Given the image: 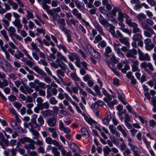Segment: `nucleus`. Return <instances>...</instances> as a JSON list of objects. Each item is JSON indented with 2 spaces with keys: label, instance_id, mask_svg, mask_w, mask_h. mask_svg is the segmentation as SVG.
Listing matches in <instances>:
<instances>
[{
  "label": "nucleus",
  "instance_id": "obj_49",
  "mask_svg": "<svg viewBox=\"0 0 156 156\" xmlns=\"http://www.w3.org/2000/svg\"><path fill=\"white\" fill-rule=\"evenodd\" d=\"M126 23L128 24V25L129 27H131L135 23V22H132L131 20L129 19V17L128 18H126Z\"/></svg>",
  "mask_w": 156,
  "mask_h": 156
},
{
  "label": "nucleus",
  "instance_id": "obj_53",
  "mask_svg": "<svg viewBox=\"0 0 156 156\" xmlns=\"http://www.w3.org/2000/svg\"><path fill=\"white\" fill-rule=\"evenodd\" d=\"M103 151L104 153V154L108 155L110 152L111 150L108 146H106L103 149Z\"/></svg>",
  "mask_w": 156,
  "mask_h": 156
},
{
  "label": "nucleus",
  "instance_id": "obj_7",
  "mask_svg": "<svg viewBox=\"0 0 156 156\" xmlns=\"http://www.w3.org/2000/svg\"><path fill=\"white\" fill-rule=\"evenodd\" d=\"M44 100L41 97H38L36 99L37 103H39L40 107L42 110L44 109H47L49 107V104L48 102L43 103Z\"/></svg>",
  "mask_w": 156,
  "mask_h": 156
},
{
  "label": "nucleus",
  "instance_id": "obj_22",
  "mask_svg": "<svg viewBox=\"0 0 156 156\" xmlns=\"http://www.w3.org/2000/svg\"><path fill=\"white\" fill-rule=\"evenodd\" d=\"M71 76L73 79L75 81V83L76 86L79 88V86L78 84L76 82V81L80 80V78L78 77L76 73H73L71 74Z\"/></svg>",
  "mask_w": 156,
  "mask_h": 156
},
{
  "label": "nucleus",
  "instance_id": "obj_11",
  "mask_svg": "<svg viewBox=\"0 0 156 156\" xmlns=\"http://www.w3.org/2000/svg\"><path fill=\"white\" fill-rule=\"evenodd\" d=\"M137 53L136 50L133 48L129 50L126 53V56L128 58H133V59H136V55Z\"/></svg>",
  "mask_w": 156,
  "mask_h": 156
},
{
  "label": "nucleus",
  "instance_id": "obj_50",
  "mask_svg": "<svg viewBox=\"0 0 156 156\" xmlns=\"http://www.w3.org/2000/svg\"><path fill=\"white\" fill-rule=\"evenodd\" d=\"M109 26L110 27L109 29V31L112 35L114 36H115V27L113 26L110 25Z\"/></svg>",
  "mask_w": 156,
  "mask_h": 156
},
{
  "label": "nucleus",
  "instance_id": "obj_5",
  "mask_svg": "<svg viewBox=\"0 0 156 156\" xmlns=\"http://www.w3.org/2000/svg\"><path fill=\"white\" fill-rule=\"evenodd\" d=\"M87 48L89 53L95 58H99L101 56L100 54L94 50V48L89 44L87 45Z\"/></svg>",
  "mask_w": 156,
  "mask_h": 156
},
{
  "label": "nucleus",
  "instance_id": "obj_9",
  "mask_svg": "<svg viewBox=\"0 0 156 156\" xmlns=\"http://www.w3.org/2000/svg\"><path fill=\"white\" fill-rule=\"evenodd\" d=\"M128 145L130 147L131 150L133 152L134 156H140L139 154L141 153V151L138 147L130 143L128 144Z\"/></svg>",
  "mask_w": 156,
  "mask_h": 156
},
{
  "label": "nucleus",
  "instance_id": "obj_1",
  "mask_svg": "<svg viewBox=\"0 0 156 156\" xmlns=\"http://www.w3.org/2000/svg\"><path fill=\"white\" fill-rule=\"evenodd\" d=\"M57 58L56 60V63L51 60L49 63L51 66L55 68H57L58 66L60 67L63 70H66V64L62 63V61L65 62H67V60L66 58L62 54L59 52H58L57 54Z\"/></svg>",
  "mask_w": 156,
  "mask_h": 156
},
{
  "label": "nucleus",
  "instance_id": "obj_46",
  "mask_svg": "<svg viewBox=\"0 0 156 156\" xmlns=\"http://www.w3.org/2000/svg\"><path fill=\"white\" fill-rule=\"evenodd\" d=\"M31 46L32 48V50H35L36 51L39 52L40 51L39 49L37 47V46L36 45V44L34 43L33 42H32L31 44Z\"/></svg>",
  "mask_w": 156,
  "mask_h": 156
},
{
  "label": "nucleus",
  "instance_id": "obj_12",
  "mask_svg": "<svg viewBox=\"0 0 156 156\" xmlns=\"http://www.w3.org/2000/svg\"><path fill=\"white\" fill-rule=\"evenodd\" d=\"M60 28L62 30L64 31L65 33L67 34V41L68 42H72V40L71 38V35L70 34L69 30L66 29V27H63L62 26H60Z\"/></svg>",
  "mask_w": 156,
  "mask_h": 156
},
{
  "label": "nucleus",
  "instance_id": "obj_31",
  "mask_svg": "<svg viewBox=\"0 0 156 156\" xmlns=\"http://www.w3.org/2000/svg\"><path fill=\"white\" fill-rule=\"evenodd\" d=\"M112 118L111 115H108L107 116L104 117L103 120V122L106 125H108L110 119Z\"/></svg>",
  "mask_w": 156,
  "mask_h": 156
},
{
  "label": "nucleus",
  "instance_id": "obj_15",
  "mask_svg": "<svg viewBox=\"0 0 156 156\" xmlns=\"http://www.w3.org/2000/svg\"><path fill=\"white\" fill-rule=\"evenodd\" d=\"M119 25L121 26V30L124 32L128 34L129 36L131 35L132 31L129 30L127 28H125V24L122 22V21H120L119 23Z\"/></svg>",
  "mask_w": 156,
  "mask_h": 156
},
{
  "label": "nucleus",
  "instance_id": "obj_52",
  "mask_svg": "<svg viewBox=\"0 0 156 156\" xmlns=\"http://www.w3.org/2000/svg\"><path fill=\"white\" fill-rule=\"evenodd\" d=\"M8 85L7 81L4 79L2 82H0V87L1 88H3L4 87Z\"/></svg>",
  "mask_w": 156,
  "mask_h": 156
},
{
  "label": "nucleus",
  "instance_id": "obj_30",
  "mask_svg": "<svg viewBox=\"0 0 156 156\" xmlns=\"http://www.w3.org/2000/svg\"><path fill=\"white\" fill-rule=\"evenodd\" d=\"M23 54L19 50H17L14 55V57L18 59H20V58L23 57Z\"/></svg>",
  "mask_w": 156,
  "mask_h": 156
},
{
  "label": "nucleus",
  "instance_id": "obj_3",
  "mask_svg": "<svg viewBox=\"0 0 156 156\" xmlns=\"http://www.w3.org/2000/svg\"><path fill=\"white\" fill-rule=\"evenodd\" d=\"M0 66L5 72H9L12 70V68L10 64L3 59H0Z\"/></svg>",
  "mask_w": 156,
  "mask_h": 156
},
{
  "label": "nucleus",
  "instance_id": "obj_39",
  "mask_svg": "<svg viewBox=\"0 0 156 156\" xmlns=\"http://www.w3.org/2000/svg\"><path fill=\"white\" fill-rule=\"evenodd\" d=\"M13 24L17 27H22L23 26L20 23V20H15L12 22Z\"/></svg>",
  "mask_w": 156,
  "mask_h": 156
},
{
  "label": "nucleus",
  "instance_id": "obj_37",
  "mask_svg": "<svg viewBox=\"0 0 156 156\" xmlns=\"http://www.w3.org/2000/svg\"><path fill=\"white\" fill-rule=\"evenodd\" d=\"M137 19L139 22H141L143 21V19H146V16L145 15L144 13H140L137 16Z\"/></svg>",
  "mask_w": 156,
  "mask_h": 156
},
{
  "label": "nucleus",
  "instance_id": "obj_47",
  "mask_svg": "<svg viewBox=\"0 0 156 156\" xmlns=\"http://www.w3.org/2000/svg\"><path fill=\"white\" fill-rule=\"evenodd\" d=\"M52 152L54 153L55 156H59L60 154V152L58 151L57 148L55 147H53L51 149Z\"/></svg>",
  "mask_w": 156,
  "mask_h": 156
},
{
  "label": "nucleus",
  "instance_id": "obj_60",
  "mask_svg": "<svg viewBox=\"0 0 156 156\" xmlns=\"http://www.w3.org/2000/svg\"><path fill=\"white\" fill-rule=\"evenodd\" d=\"M58 142L55 140H52L51 138H49V144H53L54 145L57 146L58 145Z\"/></svg>",
  "mask_w": 156,
  "mask_h": 156
},
{
  "label": "nucleus",
  "instance_id": "obj_29",
  "mask_svg": "<svg viewBox=\"0 0 156 156\" xmlns=\"http://www.w3.org/2000/svg\"><path fill=\"white\" fill-rule=\"evenodd\" d=\"M84 119L86 121H87L88 124L90 125H92L93 124H94L95 125L97 123L93 119L90 117L86 116L85 117Z\"/></svg>",
  "mask_w": 156,
  "mask_h": 156
},
{
  "label": "nucleus",
  "instance_id": "obj_64",
  "mask_svg": "<svg viewBox=\"0 0 156 156\" xmlns=\"http://www.w3.org/2000/svg\"><path fill=\"white\" fill-rule=\"evenodd\" d=\"M27 152L28 155L30 156H37V153L35 151H27Z\"/></svg>",
  "mask_w": 156,
  "mask_h": 156
},
{
  "label": "nucleus",
  "instance_id": "obj_32",
  "mask_svg": "<svg viewBox=\"0 0 156 156\" xmlns=\"http://www.w3.org/2000/svg\"><path fill=\"white\" fill-rule=\"evenodd\" d=\"M72 84V82L71 81H69L64 84V85L66 87V89L70 94H72V90L71 88L69 87V86H71Z\"/></svg>",
  "mask_w": 156,
  "mask_h": 156
},
{
  "label": "nucleus",
  "instance_id": "obj_21",
  "mask_svg": "<svg viewBox=\"0 0 156 156\" xmlns=\"http://www.w3.org/2000/svg\"><path fill=\"white\" fill-rule=\"evenodd\" d=\"M118 20L120 21H123V18H128L129 17V16L127 15L126 14L122 13L120 10L118 12Z\"/></svg>",
  "mask_w": 156,
  "mask_h": 156
},
{
  "label": "nucleus",
  "instance_id": "obj_13",
  "mask_svg": "<svg viewBox=\"0 0 156 156\" xmlns=\"http://www.w3.org/2000/svg\"><path fill=\"white\" fill-rule=\"evenodd\" d=\"M6 29L8 31L9 36L11 37L12 40L15 43H16L17 42L16 41L13 37H12V35L15 33L16 31L15 28L12 26H11L9 28H6Z\"/></svg>",
  "mask_w": 156,
  "mask_h": 156
},
{
  "label": "nucleus",
  "instance_id": "obj_19",
  "mask_svg": "<svg viewBox=\"0 0 156 156\" xmlns=\"http://www.w3.org/2000/svg\"><path fill=\"white\" fill-rule=\"evenodd\" d=\"M34 144L35 141L34 140V142H31L28 144H25L24 147L27 149V151H30V149L34 150L35 149V147L34 145Z\"/></svg>",
  "mask_w": 156,
  "mask_h": 156
},
{
  "label": "nucleus",
  "instance_id": "obj_20",
  "mask_svg": "<svg viewBox=\"0 0 156 156\" xmlns=\"http://www.w3.org/2000/svg\"><path fill=\"white\" fill-rule=\"evenodd\" d=\"M119 40L121 43L126 45L128 48L129 47V43L127 38L123 37L119 38Z\"/></svg>",
  "mask_w": 156,
  "mask_h": 156
},
{
  "label": "nucleus",
  "instance_id": "obj_61",
  "mask_svg": "<svg viewBox=\"0 0 156 156\" xmlns=\"http://www.w3.org/2000/svg\"><path fill=\"white\" fill-rule=\"evenodd\" d=\"M102 39L101 36L99 35H98L95 37L94 42V43H98Z\"/></svg>",
  "mask_w": 156,
  "mask_h": 156
},
{
  "label": "nucleus",
  "instance_id": "obj_44",
  "mask_svg": "<svg viewBox=\"0 0 156 156\" xmlns=\"http://www.w3.org/2000/svg\"><path fill=\"white\" fill-rule=\"evenodd\" d=\"M141 27L144 30H146L151 28L148 24L144 21H142L141 22Z\"/></svg>",
  "mask_w": 156,
  "mask_h": 156
},
{
  "label": "nucleus",
  "instance_id": "obj_2",
  "mask_svg": "<svg viewBox=\"0 0 156 156\" xmlns=\"http://www.w3.org/2000/svg\"><path fill=\"white\" fill-rule=\"evenodd\" d=\"M69 54L68 55V56L69 57V59L71 61H73L74 60V58L76 59L75 64L76 66L79 68L81 67L80 66V57L78 56L76 53H72L70 52H69Z\"/></svg>",
  "mask_w": 156,
  "mask_h": 156
},
{
  "label": "nucleus",
  "instance_id": "obj_36",
  "mask_svg": "<svg viewBox=\"0 0 156 156\" xmlns=\"http://www.w3.org/2000/svg\"><path fill=\"white\" fill-rule=\"evenodd\" d=\"M9 3L12 6V8L13 9L16 10L18 8V5L16 3L14 2L12 0L9 1Z\"/></svg>",
  "mask_w": 156,
  "mask_h": 156
},
{
  "label": "nucleus",
  "instance_id": "obj_63",
  "mask_svg": "<svg viewBox=\"0 0 156 156\" xmlns=\"http://www.w3.org/2000/svg\"><path fill=\"white\" fill-rule=\"evenodd\" d=\"M110 59L111 61L114 63L117 62V61L116 58L114 54H112Z\"/></svg>",
  "mask_w": 156,
  "mask_h": 156
},
{
  "label": "nucleus",
  "instance_id": "obj_45",
  "mask_svg": "<svg viewBox=\"0 0 156 156\" xmlns=\"http://www.w3.org/2000/svg\"><path fill=\"white\" fill-rule=\"evenodd\" d=\"M112 52V50L111 48L108 46L105 48V51L104 55L105 56L108 57V54Z\"/></svg>",
  "mask_w": 156,
  "mask_h": 156
},
{
  "label": "nucleus",
  "instance_id": "obj_35",
  "mask_svg": "<svg viewBox=\"0 0 156 156\" xmlns=\"http://www.w3.org/2000/svg\"><path fill=\"white\" fill-rule=\"evenodd\" d=\"M148 63L146 62H143L141 63L140 65V66L141 68L144 69V70L148 73H149L150 71L147 69V67L148 66Z\"/></svg>",
  "mask_w": 156,
  "mask_h": 156
},
{
  "label": "nucleus",
  "instance_id": "obj_14",
  "mask_svg": "<svg viewBox=\"0 0 156 156\" xmlns=\"http://www.w3.org/2000/svg\"><path fill=\"white\" fill-rule=\"evenodd\" d=\"M98 19L100 23L104 27H108L110 26L109 23L101 15H100Z\"/></svg>",
  "mask_w": 156,
  "mask_h": 156
},
{
  "label": "nucleus",
  "instance_id": "obj_55",
  "mask_svg": "<svg viewBox=\"0 0 156 156\" xmlns=\"http://www.w3.org/2000/svg\"><path fill=\"white\" fill-rule=\"evenodd\" d=\"M22 142L23 143H24L25 142L27 143H30L31 142H34V140L30 139V138L25 137H24L22 140Z\"/></svg>",
  "mask_w": 156,
  "mask_h": 156
},
{
  "label": "nucleus",
  "instance_id": "obj_48",
  "mask_svg": "<svg viewBox=\"0 0 156 156\" xmlns=\"http://www.w3.org/2000/svg\"><path fill=\"white\" fill-rule=\"evenodd\" d=\"M57 73L58 76L61 80L62 78L60 76H64V72L61 69H58L57 71Z\"/></svg>",
  "mask_w": 156,
  "mask_h": 156
},
{
  "label": "nucleus",
  "instance_id": "obj_27",
  "mask_svg": "<svg viewBox=\"0 0 156 156\" xmlns=\"http://www.w3.org/2000/svg\"><path fill=\"white\" fill-rule=\"evenodd\" d=\"M117 129L118 130L122 133L124 137H126L127 131L126 129H123L120 125H119L117 126Z\"/></svg>",
  "mask_w": 156,
  "mask_h": 156
},
{
  "label": "nucleus",
  "instance_id": "obj_38",
  "mask_svg": "<svg viewBox=\"0 0 156 156\" xmlns=\"http://www.w3.org/2000/svg\"><path fill=\"white\" fill-rule=\"evenodd\" d=\"M45 38L46 40H44L41 43H40V46L42 47L43 45V43L46 46H48L49 45V43L48 41H49V36L48 35H46L45 36Z\"/></svg>",
  "mask_w": 156,
  "mask_h": 156
},
{
  "label": "nucleus",
  "instance_id": "obj_10",
  "mask_svg": "<svg viewBox=\"0 0 156 156\" xmlns=\"http://www.w3.org/2000/svg\"><path fill=\"white\" fill-rule=\"evenodd\" d=\"M146 49L148 51L152 49L154 47L153 44H151V41L150 38H147L144 41Z\"/></svg>",
  "mask_w": 156,
  "mask_h": 156
},
{
  "label": "nucleus",
  "instance_id": "obj_54",
  "mask_svg": "<svg viewBox=\"0 0 156 156\" xmlns=\"http://www.w3.org/2000/svg\"><path fill=\"white\" fill-rule=\"evenodd\" d=\"M12 127L16 130H18L21 129V128L18 126L17 125V123L16 122H13L11 124Z\"/></svg>",
  "mask_w": 156,
  "mask_h": 156
},
{
  "label": "nucleus",
  "instance_id": "obj_8",
  "mask_svg": "<svg viewBox=\"0 0 156 156\" xmlns=\"http://www.w3.org/2000/svg\"><path fill=\"white\" fill-rule=\"evenodd\" d=\"M33 69L38 73L41 75L44 78V80L47 82L48 83L49 81V78L48 76L46 75L43 70L40 69L38 66H34Z\"/></svg>",
  "mask_w": 156,
  "mask_h": 156
},
{
  "label": "nucleus",
  "instance_id": "obj_40",
  "mask_svg": "<svg viewBox=\"0 0 156 156\" xmlns=\"http://www.w3.org/2000/svg\"><path fill=\"white\" fill-rule=\"evenodd\" d=\"M57 45L60 50H62L65 53L67 52L68 49L64 45L60 44L59 45L57 44Z\"/></svg>",
  "mask_w": 156,
  "mask_h": 156
},
{
  "label": "nucleus",
  "instance_id": "obj_18",
  "mask_svg": "<svg viewBox=\"0 0 156 156\" xmlns=\"http://www.w3.org/2000/svg\"><path fill=\"white\" fill-rule=\"evenodd\" d=\"M70 149L74 152H80V149L74 143H71L70 146Z\"/></svg>",
  "mask_w": 156,
  "mask_h": 156
},
{
  "label": "nucleus",
  "instance_id": "obj_23",
  "mask_svg": "<svg viewBox=\"0 0 156 156\" xmlns=\"http://www.w3.org/2000/svg\"><path fill=\"white\" fill-rule=\"evenodd\" d=\"M143 37L140 34L136 33L135 34L133 35L132 37V40L134 41H137L140 40H142Z\"/></svg>",
  "mask_w": 156,
  "mask_h": 156
},
{
  "label": "nucleus",
  "instance_id": "obj_56",
  "mask_svg": "<svg viewBox=\"0 0 156 156\" xmlns=\"http://www.w3.org/2000/svg\"><path fill=\"white\" fill-rule=\"evenodd\" d=\"M27 17L28 19H29L30 18H34L33 14L32 13L31 11L27 10Z\"/></svg>",
  "mask_w": 156,
  "mask_h": 156
},
{
  "label": "nucleus",
  "instance_id": "obj_25",
  "mask_svg": "<svg viewBox=\"0 0 156 156\" xmlns=\"http://www.w3.org/2000/svg\"><path fill=\"white\" fill-rule=\"evenodd\" d=\"M72 13L73 15L76 16L77 19L81 20L82 18L81 14L76 9H74L72 10Z\"/></svg>",
  "mask_w": 156,
  "mask_h": 156
},
{
  "label": "nucleus",
  "instance_id": "obj_42",
  "mask_svg": "<svg viewBox=\"0 0 156 156\" xmlns=\"http://www.w3.org/2000/svg\"><path fill=\"white\" fill-rule=\"evenodd\" d=\"M110 139L112 142L115 144H118L119 143L118 139L114 136H111Z\"/></svg>",
  "mask_w": 156,
  "mask_h": 156
},
{
  "label": "nucleus",
  "instance_id": "obj_58",
  "mask_svg": "<svg viewBox=\"0 0 156 156\" xmlns=\"http://www.w3.org/2000/svg\"><path fill=\"white\" fill-rule=\"evenodd\" d=\"M22 51L24 53V54L26 55L28 58L31 60H33L32 58L30 56L29 54L28 53L27 51L25 49H23L22 50Z\"/></svg>",
  "mask_w": 156,
  "mask_h": 156
},
{
  "label": "nucleus",
  "instance_id": "obj_6",
  "mask_svg": "<svg viewBox=\"0 0 156 156\" xmlns=\"http://www.w3.org/2000/svg\"><path fill=\"white\" fill-rule=\"evenodd\" d=\"M25 126L26 128L29 129L30 131L34 136L33 138L34 139H37L40 136L39 133L32 128V126L30 123L25 124Z\"/></svg>",
  "mask_w": 156,
  "mask_h": 156
},
{
  "label": "nucleus",
  "instance_id": "obj_4",
  "mask_svg": "<svg viewBox=\"0 0 156 156\" xmlns=\"http://www.w3.org/2000/svg\"><path fill=\"white\" fill-rule=\"evenodd\" d=\"M138 53L139 55V59L141 61L151 60L150 57L147 53L144 54L140 50L138 49Z\"/></svg>",
  "mask_w": 156,
  "mask_h": 156
},
{
  "label": "nucleus",
  "instance_id": "obj_24",
  "mask_svg": "<svg viewBox=\"0 0 156 156\" xmlns=\"http://www.w3.org/2000/svg\"><path fill=\"white\" fill-rule=\"evenodd\" d=\"M131 27L133 28V31L134 34L140 33L142 32L141 30L138 27V24L135 23Z\"/></svg>",
  "mask_w": 156,
  "mask_h": 156
},
{
  "label": "nucleus",
  "instance_id": "obj_51",
  "mask_svg": "<svg viewBox=\"0 0 156 156\" xmlns=\"http://www.w3.org/2000/svg\"><path fill=\"white\" fill-rule=\"evenodd\" d=\"M56 119L55 118H53L49 120V126H55L56 124Z\"/></svg>",
  "mask_w": 156,
  "mask_h": 156
},
{
  "label": "nucleus",
  "instance_id": "obj_34",
  "mask_svg": "<svg viewBox=\"0 0 156 156\" xmlns=\"http://www.w3.org/2000/svg\"><path fill=\"white\" fill-rule=\"evenodd\" d=\"M108 65L109 67L112 69L114 73L117 76H119V74L116 71L114 65L111 63L109 62H107Z\"/></svg>",
  "mask_w": 156,
  "mask_h": 156
},
{
  "label": "nucleus",
  "instance_id": "obj_33",
  "mask_svg": "<svg viewBox=\"0 0 156 156\" xmlns=\"http://www.w3.org/2000/svg\"><path fill=\"white\" fill-rule=\"evenodd\" d=\"M49 131L52 133L51 136L53 138H55L58 136V135L55 128H49Z\"/></svg>",
  "mask_w": 156,
  "mask_h": 156
},
{
  "label": "nucleus",
  "instance_id": "obj_16",
  "mask_svg": "<svg viewBox=\"0 0 156 156\" xmlns=\"http://www.w3.org/2000/svg\"><path fill=\"white\" fill-rule=\"evenodd\" d=\"M147 31H144V34L145 36L148 37H150L152 35L155 34V32L151 28L146 29Z\"/></svg>",
  "mask_w": 156,
  "mask_h": 156
},
{
  "label": "nucleus",
  "instance_id": "obj_59",
  "mask_svg": "<svg viewBox=\"0 0 156 156\" xmlns=\"http://www.w3.org/2000/svg\"><path fill=\"white\" fill-rule=\"evenodd\" d=\"M131 153L130 150L129 149L127 148L123 152V154L124 156H130V154Z\"/></svg>",
  "mask_w": 156,
  "mask_h": 156
},
{
  "label": "nucleus",
  "instance_id": "obj_28",
  "mask_svg": "<svg viewBox=\"0 0 156 156\" xmlns=\"http://www.w3.org/2000/svg\"><path fill=\"white\" fill-rule=\"evenodd\" d=\"M66 21L67 24L69 25H71L72 24H73V25L75 26L76 23H78V21L75 19H66Z\"/></svg>",
  "mask_w": 156,
  "mask_h": 156
},
{
  "label": "nucleus",
  "instance_id": "obj_57",
  "mask_svg": "<svg viewBox=\"0 0 156 156\" xmlns=\"http://www.w3.org/2000/svg\"><path fill=\"white\" fill-rule=\"evenodd\" d=\"M106 96V97L104 98V100L105 102L108 103L110 101L112 100V96L109 94H108Z\"/></svg>",
  "mask_w": 156,
  "mask_h": 156
},
{
  "label": "nucleus",
  "instance_id": "obj_43",
  "mask_svg": "<svg viewBox=\"0 0 156 156\" xmlns=\"http://www.w3.org/2000/svg\"><path fill=\"white\" fill-rule=\"evenodd\" d=\"M108 105L109 106L110 108L112 109L113 108L114 105L116 104L117 103V101L116 100H114L112 101L108 102Z\"/></svg>",
  "mask_w": 156,
  "mask_h": 156
},
{
  "label": "nucleus",
  "instance_id": "obj_17",
  "mask_svg": "<svg viewBox=\"0 0 156 156\" xmlns=\"http://www.w3.org/2000/svg\"><path fill=\"white\" fill-rule=\"evenodd\" d=\"M95 27L99 33L102 35L105 36V34L103 31L101 25L98 23H95L94 24Z\"/></svg>",
  "mask_w": 156,
  "mask_h": 156
},
{
  "label": "nucleus",
  "instance_id": "obj_62",
  "mask_svg": "<svg viewBox=\"0 0 156 156\" xmlns=\"http://www.w3.org/2000/svg\"><path fill=\"white\" fill-rule=\"evenodd\" d=\"M33 98L30 96H27L26 97V100L25 101L26 103H32L33 102Z\"/></svg>",
  "mask_w": 156,
  "mask_h": 156
},
{
  "label": "nucleus",
  "instance_id": "obj_26",
  "mask_svg": "<svg viewBox=\"0 0 156 156\" xmlns=\"http://www.w3.org/2000/svg\"><path fill=\"white\" fill-rule=\"evenodd\" d=\"M104 103L102 101H98L96 102L94 104H92L91 105V107L92 109H97L100 105H103Z\"/></svg>",
  "mask_w": 156,
  "mask_h": 156
},
{
  "label": "nucleus",
  "instance_id": "obj_41",
  "mask_svg": "<svg viewBox=\"0 0 156 156\" xmlns=\"http://www.w3.org/2000/svg\"><path fill=\"white\" fill-rule=\"evenodd\" d=\"M0 33L3 35L5 39L7 41H9V38L8 36L7 35L6 31L5 30H3L0 31Z\"/></svg>",
  "mask_w": 156,
  "mask_h": 156
}]
</instances>
